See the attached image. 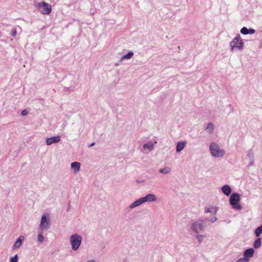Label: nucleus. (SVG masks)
<instances>
[{
  "label": "nucleus",
  "instance_id": "obj_1",
  "mask_svg": "<svg viewBox=\"0 0 262 262\" xmlns=\"http://www.w3.org/2000/svg\"><path fill=\"white\" fill-rule=\"evenodd\" d=\"M209 150L212 156L215 158L223 157L225 154V151L220 147L215 142H211L209 145Z\"/></svg>",
  "mask_w": 262,
  "mask_h": 262
},
{
  "label": "nucleus",
  "instance_id": "obj_2",
  "mask_svg": "<svg viewBox=\"0 0 262 262\" xmlns=\"http://www.w3.org/2000/svg\"><path fill=\"white\" fill-rule=\"evenodd\" d=\"M230 47L232 51L235 49L242 51L244 49V43L239 34L230 42Z\"/></svg>",
  "mask_w": 262,
  "mask_h": 262
},
{
  "label": "nucleus",
  "instance_id": "obj_3",
  "mask_svg": "<svg viewBox=\"0 0 262 262\" xmlns=\"http://www.w3.org/2000/svg\"><path fill=\"white\" fill-rule=\"evenodd\" d=\"M70 241L72 249L75 251L79 248L81 243L82 237L79 234L75 233L70 236Z\"/></svg>",
  "mask_w": 262,
  "mask_h": 262
},
{
  "label": "nucleus",
  "instance_id": "obj_4",
  "mask_svg": "<svg viewBox=\"0 0 262 262\" xmlns=\"http://www.w3.org/2000/svg\"><path fill=\"white\" fill-rule=\"evenodd\" d=\"M205 227L204 221L202 220H199L191 224L190 229L194 233H199L204 230Z\"/></svg>",
  "mask_w": 262,
  "mask_h": 262
},
{
  "label": "nucleus",
  "instance_id": "obj_5",
  "mask_svg": "<svg viewBox=\"0 0 262 262\" xmlns=\"http://www.w3.org/2000/svg\"><path fill=\"white\" fill-rule=\"evenodd\" d=\"M36 7L42 14H49L52 11L51 6L45 2L37 3Z\"/></svg>",
  "mask_w": 262,
  "mask_h": 262
},
{
  "label": "nucleus",
  "instance_id": "obj_6",
  "mask_svg": "<svg viewBox=\"0 0 262 262\" xmlns=\"http://www.w3.org/2000/svg\"><path fill=\"white\" fill-rule=\"evenodd\" d=\"M240 200L239 194L237 193H232L230 197V203L232 208L237 210L242 209L241 206L238 204Z\"/></svg>",
  "mask_w": 262,
  "mask_h": 262
},
{
  "label": "nucleus",
  "instance_id": "obj_7",
  "mask_svg": "<svg viewBox=\"0 0 262 262\" xmlns=\"http://www.w3.org/2000/svg\"><path fill=\"white\" fill-rule=\"evenodd\" d=\"M50 227V223L49 216L46 214L42 215L39 225V230L41 231L47 230L49 229Z\"/></svg>",
  "mask_w": 262,
  "mask_h": 262
},
{
  "label": "nucleus",
  "instance_id": "obj_8",
  "mask_svg": "<svg viewBox=\"0 0 262 262\" xmlns=\"http://www.w3.org/2000/svg\"><path fill=\"white\" fill-rule=\"evenodd\" d=\"M141 199H142L144 203L146 202L151 203L157 201V198L154 194L149 193L145 196L142 197Z\"/></svg>",
  "mask_w": 262,
  "mask_h": 262
},
{
  "label": "nucleus",
  "instance_id": "obj_9",
  "mask_svg": "<svg viewBox=\"0 0 262 262\" xmlns=\"http://www.w3.org/2000/svg\"><path fill=\"white\" fill-rule=\"evenodd\" d=\"M60 136H56L52 137L47 138L46 139V144L48 146L51 145L53 143H56L59 142L60 141Z\"/></svg>",
  "mask_w": 262,
  "mask_h": 262
},
{
  "label": "nucleus",
  "instance_id": "obj_10",
  "mask_svg": "<svg viewBox=\"0 0 262 262\" xmlns=\"http://www.w3.org/2000/svg\"><path fill=\"white\" fill-rule=\"evenodd\" d=\"M25 240V237L23 235L19 236L12 246L13 249H18L22 245L23 241Z\"/></svg>",
  "mask_w": 262,
  "mask_h": 262
},
{
  "label": "nucleus",
  "instance_id": "obj_11",
  "mask_svg": "<svg viewBox=\"0 0 262 262\" xmlns=\"http://www.w3.org/2000/svg\"><path fill=\"white\" fill-rule=\"evenodd\" d=\"M143 203H144L142 201V199H141V198H140L139 199L132 203L129 206V208L130 209H133L135 207H138Z\"/></svg>",
  "mask_w": 262,
  "mask_h": 262
},
{
  "label": "nucleus",
  "instance_id": "obj_12",
  "mask_svg": "<svg viewBox=\"0 0 262 262\" xmlns=\"http://www.w3.org/2000/svg\"><path fill=\"white\" fill-rule=\"evenodd\" d=\"M254 250L253 248H249L244 252V256L249 259L250 258L253 257Z\"/></svg>",
  "mask_w": 262,
  "mask_h": 262
},
{
  "label": "nucleus",
  "instance_id": "obj_13",
  "mask_svg": "<svg viewBox=\"0 0 262 262\" xmlns=\"http://www.w3.org/2000/svg\"><path fill=\"white\" fill-rule=\"evenodd\" d=\"M80 166L81 164L78 162H74L71 164V167L75 173H77L80 171Z\"/></svg>",
  "mask_w": 262,
  "mask_h": 262
},
{
  "label": "nucleus",
  "instance_id": "obj_14",
  "mask_svg": "<svg viewBox=\"0 0 262 262\" xmlns=\"http://www.w3.org/2000/svg\"><path fill=\"white\" fill-rule=\"evenodd\" d=\"M186 144V141H182L178 142L177 144L176 151L177 152H180V151H181L184 148Z\"/></svg>",
  "mask_w": 262,
  "mask_h": 262
},
{
  "label": "nucleus",
  "instance_id": "obj_15",
  "mask_svg": "<svg viewBox=\"0 0 262 262\" xmlns=\"http://www.w3.org/2000/svg\"><path fill=\"white\" fill-rule=\"evenodd\" d=\"M214 129V125L212 122H209L207 125L205 130L209 134H212Z\"/></svg>",
  "mask_w": 262,
  "mask_h": 262
},
{
  "label": "nucleus",
  "instance_id": "obj_16",
  "mask_svg": "<svg viewBox=\"0 0 262 262\" xmlns=\"http://www.w3.org/2000/svg\"><path fill=\"white\" fill-rule=\"evenodd\" d=\"M143 148L148 151H151L154 149V145L151 142H147L143 145Z\"/></svg>",
  "mask_w": 262,
  "mask_h": 262
},
{
  "label": "nucleus",
  "instance_id": "obj_17",
  "mask_svg": "<svg viewBox=\"0 0 262 262\" xmlns=\"http://www.w3.org/2000/svg\"><path fill=\"white\" fill-rule=\"evenodd\" d=\"M171 168L169 166H165L163 168H160L158 170V171L159 173L164 174H167L170 173L171 172Z\"/></svg>",
  "mask_w": 262,
  "mask_h": 262
},
{
  "label": "nucleus",
  "instance_id": "obj_18",
  "mask_svg": "<svg viewBox=\"0 0 262 262\" xmlns=\"http://www.w3.org/2000/svg\"><path fill=\"white\" fill-rule=\"evenodd\" d=\"M222 190L223 192L227 196H228L231 192V187L228 185H224L222 187Z\"/></svg>",
  "mask_w": 262,
  "mask_h": 262
},
{
  "label": "nucleus",
  "instance_id": "obj_19",
  "mask_svg": "<svg viewBox=\"0 0 262 262\" xmlns=\"http://www.w3.org/2000/svg\"><path fill=\"white\" fill-rule=\"evenodd\" d=\"M217 208L214 206L205 208V212L206 213H211L213 214H215L217 212Z\"/></svg>",
  "mask_w": 262,
  "mask_h": 262
},
{
  "label": "nucleus",
  "instance_id": "obj_20",
  "mask_svg": "<svg viewBox=\"0 0 262 262\" xmlns=\"http://www.w3.org/2000/svg\"><path fill=\"white\" fill-rule=\"evenodd\" d=\"M134 53L132 51H129L127 54L124 55L120 59V61L122 62L124 59H130L133 57Z\"/></svg>",
  "mask_w": 262,
  "mask_h": 262
},
{
  "label": "nucleus",
  "instance_id": "obj_21",
  "mask_svg": "<svg viewBox=\"0 0 262 262\" xmlns=\"http://www.w3.org/2000/svg\"><path fill=\"white\" fill-rule=\"evenodd\" d=\"M43 231L39 230L38 231V235L37 237V241L40 244L42 243L45 239V237L43 236Z\"/></svg>",
  "mask_w": 262,
  "mask_h": 262
},
{
  "label": "nucleus",
  "instance_id": "obj_22",
  "mask_svg": "<svg viewBox=\"0 0 262 262\" xmlns=\"http://www.w3.org/2000/svg\"><path fill=\"white\" fill-rule=\"evenodd\" d=\"M261 245V239L260 238H257L253 243V247L255 249H258Z\"/></svg>",
  "mask_w": 262,
  "mask_h": 262
},
{
  "label": "nucleus",
  "instance_id": "obj_23",
  "mask_svg": "<svg viewBox=\"0 0 262 262\" xmlns=\"http://www.w3.org/2000/svg\"><path fill=\"white\" fill-rule=\"evenodd\" d=\"M247 156L250 160H252L254 159V152L252 149H250L248 151Z\"/></svg>",
  "mask_w": 262,
  "mask_h": 262
},
{
  "label": "nucleus",
  "instance_id": "obj_24",
  "mask_svg": "<svg viewBox=\"0 0 262 262\" xmlns=\"http://www.w3.org/2000/svg\"><path fill=\"white\" fill-rule=\"evenodd\" d=\"M261 233H262V229L260 227V226L257 227L255 230V235L256 237L259 236Z\"/></svg>",
  "mask_w": 262,
  "mask_h": 262
},
{
  "label": "nucleus",
  "instance_id": "obj_25",
  "mask_svg": "<svg viewBox=\"0 0 262 262\" xmlns=\"http://www.w3.org/2000/svg\"><path fill=\"white\" fill-rule=\"evenodd\" d=\"M248 30L249 29L246 27H244L241 29V33L244 35H247L248 34Z\"/></svg>",
  "mask_w": 262,
  "mask_h": 262
},
{
  "label": "nucleus",
  "instance_id": "obj_26",
  "mask_svg": "<svg viewBox=\"0 0 262 262\" xmlns=\"http://www.w3.org/2000/svg\"><path fill=\"white\" fill-rule=\"evenodd\" d=\"M205 236L203 235L199 234L196 236V238L198 239V242L199 243H201L202 242L203 239L205 238Z\"/></svg>",
  "mask_w": 262,
  "mask_h": 262
},
{
  "label": "nucleus",
  "instance_id": "obj_27",
  "mask_svg": "<svg viewBox=\"0 0 262 262\" xmlns=\"http://www.w3.org/2000/svg\"><path fill=\"white\" fill-rule=\"evenodd\" d=\"M249 259L246 258L244 256V257L240 258L238 260H237L235 262H249Z\"/></svg>",
  "mask_w": 262,
  "mask_h": 262
},
{
  "label": "nucleus",
  "instance_id": "obj_28",
  "mask_svg": "<svg viewBox=\"0 0 262 262\" xmlns=\"http://www.w3.org/2000/svg\"><path fill=\"white\" fill-rule=\"evenodd\" d=\"M18 256L16 254L13 257H11L10 260V262H18Z\"/></svg>",
  "mask_w": 262,
  "mask_h": 262
},
{
  "label": "nucleus",
  "instance_id": "obj_29",
  "mask_svg": "<svg viewBox=\"0 0 262 262\" xmlns=\"http://www.w3.org/2000/svg\"><path fill=\"white\" fill-rule=\"evenodd\" d=\"M17 34V31H16V29L15 28H13L12 29V32H11V35L13 36V37H15Z\"/></svg>",
  "mask_w": 262,
  "mask_h": 262
},
{
  "label": "nucleus",
  "instance_id": "obj_30",
  "mask_svg": "<svg viewBox=\"0 0 262 262\" xmlns=\"http://www.w3.org/2000/svg\"><path fill=\"white\" fill-rule=\"evenodd\" d=\"M255 32V30L253 29H249L248 30V34H253Z\"/></svg>",
  "mask_w": 262,
  "mask_h": 262
},
{
  "label": "nucleus",
  "instance_id": "obj_31",
  "mask_svg": "<svg viewBox=\"0 0 262 262\" xmlns=\"http://www.w3.org/2000/svg\"><path fill=\"white\" fill-rule=\"evenodd\" d=\"M28 114V112L26 110H24L21 112V115L23 116L27 115Z\"/></svg>",
  "mask_w": 262,
  "mask_h": 262
},
{
  "label": "nucleus",
  "instance_id": "obj_32",
  "mask_svg": "<svg viewBox=\"0 0 262 262\" xmlns=\"http://www.w3.org/2000/svg\"><path fill=\"white\" fill-rule=\"evenodd\" d=\"M216 220L217 218L215 216L211 217V219H210V221L212 223L215 222V221H216Z\"/></svg>",
  "mask_w": 262,
  "mask_h": 262
},
{
  "label": "nucleus",
  "instance_id": "obj_33",
  "mask_svg": "<svg viewBox=\"0 0 262 262\" xmlns=\"http://www.w3.org/2000/svg\"><path fill=\"white\" fill-rule=\"evenodd\" d=\"M254 164V159L252 160H250V162L249 163L250 166H252Z\"/></svg>",
  "mask_w": 262,
  "mask_h": 262
},
{
  "label": "nucleus",
  "instance_id": "obj_34",
  "mask_svg": "<svg viewBox=\"0 0 262 262\" xmlns=\"http://www.w3.org/2000/svg\"><path fill=\"white\" fill-rule=\"evenodd\" d=\"M87 262H95V260L94 259H90Z\"/></svg>",
  "mask_w": 262,
  "mask_h": 262
},
{
  "label": "nucleus",
  "instance_id": "obj_35",
  "mask_svg": "<svg viewBox=\"0 0 262 262\" xmlns=\"http://www.w3.org/2000/svg\"><path fill=\"white\" fill-rule=\"evenodd\" d=\"M95 145V142H93L92 144H91L89 146L90 147H91V146H93Z\"/></svg>",
  "mask_w": 262,
  "mask_h": 262
},
{
  "label": "nucleus",
  "instance_id": "obj_36",
  "mask_svg": "<svg viewBox=\"0 0 262 262\" xmlns=\"http://www.w3.org/2000/svg\"><path fill=\"white\" fill-rule=\"evenodd\" d=\"M260 227L262 229V224L260 225Z\"/></svg>",
  "mask_w": 262,
  "mask_h": 262
}]
</instances>
